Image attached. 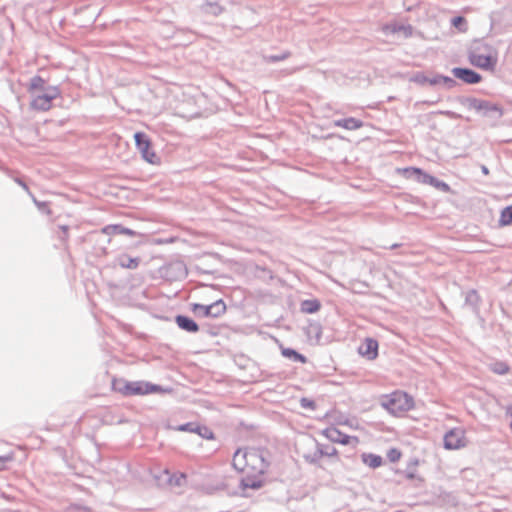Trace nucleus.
I'll return each instance as SVG.
<instances>
[{"label":"nucleus","instance_id":"obj_14","mask_svg":"<svg viewBox=\"0 0 512 512\" xmlns=\"http://www.w3.org/2000/svg\"><path fill=\"white\" fill-rule=\"evenodd\" d=\"M334 124L335 126L344 128L346 130H357L363 126L362 121L353 117L337 120L334 122Z\"/></svg>","mask_w":512,"mask_h":512},{"label":"nucleus","instance_id":"obj_1","mask_svg":"<svg viewBox=\"0 0 512 512\" xmlns=\"http://www.w3.org/2000/svg\"><path fill=\"white\" fill-rule=\"evenodd\" d=\"M236 471L242 474L241 483L244 487L259 488L261 477L265 473L267 462L261 450L256 448H240L232 459Z\"/></svg>","mask_w":512,"mask_h":512},{"label":"nucleus","instance_id":"obj_8","mask_svg":"<svg viewBox=\"0 0 512 512\" xmlns=\"http://www.w3.org/2000/svg\"><path fill=\"white\" fill-rule=\"evenodd\" d=\"M444 448L447 450H459L468 444L466 431L463 428L455 427L444 435Z\"/></svg>","mask_w":512,"mask_h":512},{"label":"nucleus","instance_id":"obj_27","mask_svg":"<svg viewBox=\"0 0 512 512\" xmlns=\"http://www.w3.org/2000/svg\"><path fill=\"white\" fill-rule=\"evenodd\" d=\"M493 370L499 374H505L509 371V367L505 363H497Z\"/></svg>","mask_w":512,"mask_h":512},{"label":"nucleus","instance_id":"obj_3","mask_svg":"<svg viewBox=\"0 0 512 512\" xmlns=\"http://www.w3.org/2000/svg\"><path fill=\"white\" fill-rule=\"evenodd\" d=\"M111 389L125 397L166 392V390L159 385L146 381H128L122 377H114L112 379Z\"/></svg>","mask_w":512,"mask_h":512},{"label":"nucleus","instance_id":"obj_18","mask_svg":"<svg viewBox=\"0 0 512 512\" xmlns=\"http://www.w3.org/2000/svg\"><path fill=\"white\" fill-rule=\"evenodd\" d=\"M281 354L289 359L305 364L307 358L291 348H281Z\"/></svg>","mask_w":512,"mask_h":512},{"label":"nucleus","instance_id":"obj_11","mask_svg":"<svg viewBox=\"0 0 512 512\" xmlns=\"http://www.w3.org/2000/svg\"><path fill=\"white\" fill-rule=\"evenodd\" d=\"M358 352L368 360H374L378 356V342L373 338H365L359 346Z\"/></svg>","mask_w":512,"mask_h":512},{"label":"nucleus","instance_id":"obj_33","mask_svg":"<svg viewBox=\"0 0 512 512\" xmlns=\"http://www.w3.org/2000/svg\"><path fill=\"white\" fill-rule=\"evenodd\" d=\"M510 427H511V429H512V420H511V423H510Z\"/></svg>","mask_w":512,"mask_h":512},{"label":"nucleus","instance_id":"obj_7","mask_svg":"<svg viewBox=\"0 0 512 512\" xmlns=\"http://www.w3.org/2000/svg\"><path fill=\"white\" fill-rule=\"evenodd\" d=\"M134 139L142 158L150 164L158 165L160 163V158L152 149V142L149 136L143 132H136Z\"/></svg>","mask_w":512,"mask_h":512},{"label":"nucleus","instance_id":"obj_15","mask_svg":"<svg viewBox=\"0 0 512 512\" xmlns=\"http://www.w3.org/2000/svg\"><path fill=\"white\" fill-rule=\"evenodd\" d=\"M209 314L208 317L218 318L225 314L227 307L225 302L222 299L215 301L214 303L208 305Z\"/></svg>","mask_w":512,"mask_h":512},{"label":"nucleus","instance_id":"obj_21","mask_svg":"<svg viewBox=\"0 0 512 512\" xmlns=\"http://www.w3.org/2000/svg\"><path fill=\"white\" fill-rule=\"evenodd\" d=\"M321 305L317 300L304 301L302 310L307 313H315L320 309Z\"/></svg>","mask_w":512,"mask_h":512},{"label":"nucleus","instance_id":"obj_24","mask_svg":"<svg viewBox=\"0 0 512 512\" xmlns=\"http://www.w3.org/2000/svg\"><path fill=\"white\" fill-rule=\"evenodd\" d=\"M193 432H196L201 437L208 439V440L214 438V434H213L212 430L209 429L208 427H197L195 430H193Z\"/></svg>","mask_w":512,"mask_h":512},{"label":"nucleus","instance_id":"obj_31","mask_svg":"<svg viewBox=\"0 0 512 512\" xmlns=\"http://www.w3.org/2000/svg\"><path fill=\"white\" fill-rule=\"evenodd\" d=\"M481 170H482L484 175H488L489 174V170H488V168L486 166H482Z\"/></svg>","mask_w":512,"mask_h":512},{"label":"nucleus","instance_id":"obj_22","mask_svg":"<svg viewBox=\"0 0 512 512\" xmlns=\"http://www.w3.org/2000/svg\"><path fill=\"white\" fill-rule=\"evenodd\" d=\"M191 310L195 315L200 317H208L209 314L208 305L195 303L192 305Z\"/></svg>","mask_w":512,"mask_h":512},{"label":"nucleus","instance_id":"obj_10","mask_svg":"<svg viewBox=\"0 0 512 512\" xmlns=\"http://www.w3.org/2000/svg\"><path fill=\"white\" fill-rule=\"evenodd\" d=\"M453 75L466 84H477L482 81V76L474 70L468 68H453Z\"/></svg>","mask_w":512,"mask_h":512},{"label":"nucleus","instance_id":"obj_28","mask_svg":"<svg viewBox=\"0 0 512 512\" xmlns=\"http://www.w3.org/2000/svg\"><path fill=\"white\" fill-rule=\"evenodd\" d=\"M443 82L445 84L453 85L454 81L453 79L447 77V76H439L437 80H435L433 83H440Z\"/></svg>","mask_w":512,"mask_h":512},{"label":"nucleus","instance_id":"obj_12","mask_svg":"<svg viewBox=\"0 0 512 512\" xmlns=\"http://www.w3.org/2000/svg\"><path fill=\"white\" fill-rule=\"evenodd\" d=\"M101 232L105 235L112 236L117 234H123L128 236H134L135 232L129 228H125L121 225H107L101 229Z\"/></svg>","mask_w":512,"mask_h":512},{"label":"nucleus","instance_id":"obj_5","mask_svg":"<svg viewBox=\"0 0 512 512\" xmlns=\"http://www.w3.org/2000/svg\"><path fill=\"white\" fill-rule=\"evenodd\" d=\"M397 172L407 179L414 177V178H416V180L418 182H421L423 184H429L435 188H439L444 191L449 190V186L446 183L438 181L433 176L428 175L425 172H423L420 168H415V167L399 168V169H397Z\"/></svg>","mask_w":512,"mask_h":512},{"label":"nucleus","instance_id":"obj_32","mask_svg":"<svg viewBox=\"0 0 512 512\" xmlns=\"http://www.w3.org/2000/svg\"><path fill=\"white\" fill-rule=\"evenodd\" d=\"M410 464L413 465L414 467H416L419 465V460L418 459L411 460Z\"/></svg>","mask_w":512,"mask_h":512},{"label":"nucleus","instance_id":"obj_4","mask_svg":"<svg viewBox=\"0 0 512 512\" xmlns=\"http://www.w3.org/2000/svg\"><path fill=\"white\" fill-rule=\"evenodd\" d=\"M381 406L390 414L402 417L415 407V402L408 393L396 390L382 397Z\"/></svg>","mask_w":512,"mask_h":512},{"label":"nucleus","instance_id":"obj_29","mask_svg":"<svg viewBox=\"0 0 512 512\" xmlns=\"http://www.w3.org/2000/svg\"><path fill=\"white\" fill-rule=\"evenodd\" d=\"M12 458L10 456H0V471L6 468V464L11 461Z\"/></svg>","mask_w":512,"mask_h":512},{"label":"nucleus","instance_id":"obj_6","mask_svg":"<svg viewBox=\"0 0 512 512\" xmlns=\"http://www.w3.org/2000/svg\"><path fill=\"white\" fill-rule=\"evenodd\" d=\"M31 107L37 111H48L52 108L54 99L60 96V91L57 87H48L43 93L31 94Z\"/></svg>","mask_w":512,"mask_h":512},{"label":"nucleus","instance_id":"obj_13","mask_svg":"<svg viewBox=\"0 0 512 512\" xmlns=\"http://www.w3.org/2000/svg\"><path fill=\"white\" fill-rule=\"evenodd\" d=\"M176 323L181 329L186 330L188 332L195 333L199 330V326L197 325V323L186 316H177Z\"/></svg>","mask_w":512,"mask_h":512},{"label":"nucleus","instance_id":"obj_19","mask_svg":"<svg viewBox=\"0 0 512 512\" xmlns=\"http://www.w3.org/2000/svg\"><path fill=\"white\" fill-rule=\"evenodd\" d=\"M362 461L371 468L380 467L383 463L382 457L375 454H363Z\"/></svg>","mask_w":512,"mask_h":512},{"label":"nucleus","instance_id":"obj_17","mask_svg":"<svg viewBox=\"0 0 512 512\" xmlns=\"http://www.w3.org/2000/svg\"><path fill=\"white\" fill-rule=\"evenodd\" d=\"M139 258H132L127 255H121L118 257V264L122 268L136 269L139 266Z\"/></svg>","mask_w":512,"mask_h":512},{"label":"nucleus","instance_id":"obj_30","mask_svg":"<svg viewBox=\"0 0 512 512\" xmlns=\"http://www.w3.org/2000/svg\"><path fill=\"white\" fill-rule=\"evenodd\" d=\"M189 426H190L189 424L184 425V426H182L180 428V430H183V431H193L194 429H190Z\"/></svg>","mask_w":512,"mask_h":512},{"label":"nucleus","instance_id":"obj_9","mask_svg":"<svg viewBox=\"0 0 512 512\" xmlns=\"http://www.w3.org/2000/svg\"><path fill=\"white\" fill-rule=\"evenodd\" d=\"M322 435L328 440L342 445H351L356 447L360 442L357 436L346 435L334 426H330L324 429L322 431Z\"/></svg>","mask_w":512,"mask_h":512},{"label":"nucleus","instance_id":"obj_20","mask_svg":"<svg viewBox=\"0 0 512 512\" xmlns=\"http://www.w3.org/2000/svg\"><path fill=\"white\" fill-rule=\"evenodd\" d=\"M512 224V205L504 208L500 213L499 225L501 227Z\"/></svg>","mask_w":512,"mask_h":512},{"label":"nucleus","instance_id":"obj_2","mask_svg":"<svg viewBox=\"0 0 512 512\" xmlns=\"http://www.w3.org/2000/svg\"><path fill=\"white\" fill-rule=\"evenodd\" d=\"M468 61L479 69L494 72L498 63V52L485 42L475 41L468 50Z\"/></svg>","mask_w":512,"mask_h":512},{"label":"nucleus","instance_id":"obj_25","mask_svg":"<svg viewBox=\"0 0 512 512\" xmlns=\"http://www.w3.org/2000/svg\"><path fill=\"white\" fill-rule=\"evenodd\" d=\"M402 457V453L399 449L397 448H391L388 452H387V458L390 462L392 463H395V462H398Z\"/></svg>","mask_w":512,"mask_h":512},{"label":"nucleus","instance_id":"obj_16","mask_svg":"<svg viewBox=\"0 0 512 512\" xmlns=\"http://www.w3.org/2000/svg\"><path fill=\"white\" fill-rule=\"evenodd\" d=\"M48 87L49 86L46 85V82L43 78L40 76H35L31 79L28 91L31 94L43 93Z\"/></svg>","mask_w":512,"mask_h":512},{"label":"nucleus","instance_id":"obj_23","mask_svg":"<svg viewBox=\"0 0 512 512\" xmlns=\"http://www.w3.org/2000/svg\"><path fill=\"white\" fill-rule=\"evenodd\" d=\"M452 25L460 32L467 31V21L462 16H457L452 19Z\"/></svg>","mask_w":512,"mask_h":512},{"label":"nucleus","instance_id":"obj_26","mask_svg":"<svg viewBox=\"0 0 512 512\" xmlns=\"http://www.w3.org/2000/svg\"><path fill=\"white\" fill-rule=\"evenodd\" d=\"M300 405L304 409H309V410L316 409V404H315L314 400H312L310 398H306V397L301 398Z\"/></svg>","mask_w":512,"mask_h":512}]
</instances>
